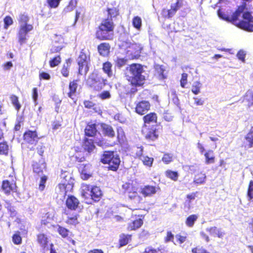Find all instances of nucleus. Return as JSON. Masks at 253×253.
Instances as JSON below:
<instances>
[{"mask_svg": "<svg viewBox=\"0 0 253 253\" xmlns=\"http://www.w3.org/2000/svg\"><path fill=\"white\" fill-rule=\"evenodd\" d=\"M114 33L97 27L95 37L99 41H111L113 39Z\"/></svg>", "mask_w": 253, "mask_h": 253, "instance_id": "16", "label": "nucleus"}, {"mask_svg": "<svg viewBox=\"0 0 253 253\" xmlns=\"http://www.w3.org/2000/svg\"><path fill=\"white\" fill-rule=\"evenodd\" d=\"M247 196L249 200L253 199V181L251 180L249 184V186L247 191Z\"/></svg>", "mask_w": 253, "mask_h": 253, "instance_id": "58", "label": "nucleus"}, {"mask_svg": "<svg viewBox=\"0 0 253 253\" xmlns=\"http://www.w3.org/2000/svg\"><path fill=\"white\" fill-rule=\"evenodd\" d=\"M130 76L128 81L131 85L135 87L141 86L144 84L145 77L142 75L143 71V67L140 64L132 63L126 68Z\"/></svg>", "mask_w": 253, "mask_h": 253, "instance_id": "1", "label": "nucleus"}, {"mask_svg": "<svg viewBox=\"0 0 253 253\" xmlns=\"http://www.w3.org/2000/svg\"><path fill=\"white\" fill-rule=\"evenodd\" d=\"M74 187L73 183H59L57 186L56 191L57 195L60 194L65 197L68 193L71 192Z\"/></svg>", "mask_w": 253, "mask_h": 253, "instance_id": "21", "label": "nucleus"}, {"mask_svg": "<svg viewBox=\"0 0 253 253\" xmlns=\"http://www.w3.org/2000/svg\"><path fill=\"white\" fill-rule=\"evenodd\" d=\"M37 242L42 249L44 250L48 246V238L44 233H39L37 235Z\"/></svg>", "mask_w": 253, "mask_h": 253, "instance_id": "29", "label": "nucleus"}, {"mask_svg": "<svg viewBox=\"0 0 253 253\" xmlns=\"http://www.w3.org/2000/svg\"><path fill=\"white\" fill-rule=\"evenodd\" d=\"M132 240V235L122 233L119 236L118 246L119 248L127 245Z\"/></svg>", "mask_w": 253, "mask_h": 253, "instance_id": "30", "label": "nucleus"}, {"mask_svg": "<svg viewBox=\"0 0 253 253\" xmlns=\"http://www.w3.org/2000/svg\"><path fill=\"white\" fill-rule=\"evenodd\" d=\"M81 148L87 155H91L96 149L94 140L86 137H84Z\"/></svg>", "mask_w": 253, "mask_h": 253, "instance_id": "13", "label": "nucleus"}, {"mask_svg": "<svg viewBox=\"0 0 253 253\" xmlns=\"http://www.w3.org/2000/svg\"><path fill=\"white\" fill-rule=\"evenodd\" d=\"M98 132L97 125L94 124H87L84 128V136L86 137H94Z\"/></svg>", "mask_w": 253, "mask_h": 253, "instance_id": "25", "label": "nucleus"}, {"mask_svg": "<svg viewBox=\"0 0 253 253\" xmlns=\"http://www.w3.org/2000/svg\"><path fill=\"white\" fill-rule=\"evenodd\" d=\"M80 81V80L78 79L69 82L68 85L69 91L67 93V95L69 98L73 99V97L76 95L79 85L78 83Z\"/></svg>", "mask_w": 253, "mask_h": 253, "instance_id": "27", "label": "nucleus"}, {"mask_svg": "<svg viewBox=\"0 0 253 253\" xmlns=\"http://www.w3.org/2000/svg\"><path fill=\"white\" fill-rule=\"evenodd\" d=\"M205 161L207 164H212L215 162V157L213 156V151L209 150L205 153Z\"/></svg>", "mask_w": 253, "mask_h": 253, "instance_id": "39", "label": "nucleus"}, {"mask_svg": "<svg viewBox=\"0 0 253 253\" xmlns=\"http://www.w3.org/2000/svg\"><path fill=\"white\" fill-rule=\"evenodd\" d=\"M242 14V19L240 16H238L236 22H233L237 27L248 32H253V17L249 11H243Z\"/></svg>", "mask_w": 253, "mask_h": 253, "instance_id": "4", "label": "nucleus"}, {"mask_svg": "<svg viewBox=\"0 0 253 253\" xmlns=\"http://www.w3.org/2000/svg\"><path fill=\"white\" fill-rule=\"evenodd\" d=\"M183 0H176V1L170 5V8L167 9L163 8L161 11V14L165 19H170L172 18L177 12V11L182 7Z\"/></svg>", "mask_w": 253, "mask_h": 253, "instance_id": "11", "label": "nucleus"}, {"mask_svg": "<svg viewBox=\"0 0 253 253\" xmlns=\"http://www.w3.org/2000/svg\"><path fill=\"white\" fill-rule=\"evenodd\" d=\"M61 0H46L49 7L51 8L57 7Z\"/></svg>", "mask_w": 253, "mask_h": 253, "instance_id": "61", "label": "nucleus"}, {"mask_svg": "<svg viewBox=\"0 0 253 253\" xmlns=\"http://www.w3.org/2000/svg\"><path fill=\"white\" fill-rule=\"evenodd\" d=\"M117 139L118 142H121L125 139L126 136L123 129L121 127L117 128Z\"/></svg>", "mask_w": 253, "mask_h": 253, "instance_id": "51", "label": "nucleus"}, {"mask_svg": "<svg viewBox=\"0 0 253 253\" xmlns=\"http://www.w3.org/2000/svg\"><path fill=\"white\" fill-rule=\"evenodd\" d=\"M90 165L89 164H80L79 165L78 169L82 179L86 180L92 176V174L90 171Z\"/></svg>", "mask_w": 253, "mask_h": 253, "instance_id": "23", "label": "nucleus"}, {"mask_svg": "<svg viewBox=\"0 0 253 253\" xmlns=\"http://www.w3.org/2000/svg\"><path fill=\"white\" fill-rule=\"evenodd\" d=\"M33 172L38 176L43 175L44 170L46 169V165L45 162L39 161L35 162L32 165Z\"/></svg>", "mask_w": 253, "mask_h": 253, "instance_id": "26", "label": "nucleus"}, {"mask_svg": "<svg viewBox=\"0 0 253 253\" xmlns=\"http://www.w3.org/2000/svg\"><path fill=\"white\" fill-rule=\"evenodd\" d=\"M6 208L9 212L11 217H15L16 215L17 212L15 210L14 207L12 206L10 203H6Z\"/></svg>", "mask_w": 253, "mask_h": 253, "instance_id": "57", "label": "nucleus"}, {"mask_svg": "<svg viewBox=\"0 0 253 253\" xmlns=\"http://www.w3.org/2000/svg\"><path fill=\"white\" fill-rule=\"evenodd\" d=\"M9 151V146L7 142L4 141L0 142V155L7 156Z\"/></svg>", "mask_w": 253, "mask_h": 253, "instance_id": "38", "label": "nucleus"}, {"mask_svg": "<svg viewBox=\"0 0 253 253\" xmlns=\"http://www.w3.org/2000/svg\"><path fill=\"white\" fill-rule=\"evenodd\" d=\"M209 231L210 232L212 231L215 233L217 237L221 239H222L223 237V236L225 235V233L224 231H222L221 229H217V227L215 226L211 227L209 229Z\"/></svg>", "mask_w": 253, "mask_h": 253, "instance_id": "49", "label": "nucleus"}, {"mask_svg": "<svg viewBox=\"0 0 253 253\" xmlns=\"http://www.w3.org/2000/svg\"><path fill=\"white\" fill-rule=\"evenodd\" d=\"M127 60L123 58H118L115 61L116 66L121 68L126 64Z\"/></svg>", "mask_w": 253, "mask_h": 253, "instance_id": "63", "label": "nucleus"}, {"mask_svg": "<svg viewBox=\"0 0 253 253\" xmlns=\"http://www.w3.org/2000/svg\"><path fill=\"white\" fill-rule=\"evenodd\" d=\"M122 189L123 193L127 195L129 199L134 200L138 198L139 202L142 201V198L138 194V187L133 181L124 183L122 185Z\"/></svg>", "mask_w": 253, "mask_h": 253, "instance_id": "6", "label": "nucleus"}, {"mask_svg": "<svg viewBox=\"0 0 253 253\" xmlns=\"http://www.w3.org/2000/svg\"><path fill=\"white\" fill-rule=\"evenodd\" d=\"M22 237L19 232L15 233L12 236V241L15 245H20L22 243Z\"/></svg>", "mask_w": 253, "mask_h": 253, "instance_id": "54", "label": "nucleus"}, {"mask_svg": "<svg viewBox=\"0 0 253 253\" xmlns=\"http://www.w3.org/2000/svg\"><path fill=\"white\" fill-rule=\"evenodd\" d=\"M173 155L170 153H165L162 157V160L165 164H169L173 161Z\"/></svg>", "mask_w": 253, "mask_h": 253, "instance_id": "50", "label": "nucleus"}, {"mask_svg": "<svg viewBox=\"0 0 253 253\" xmlns=\"http://www.w3.org/2000/svg\"><path fill=\"white\" fill-rule=\"evenodd\" d=\"M10 99L12 104L14 106L15 109L17 111H19L21 106L19 102L18 97L16 95L13 94L11 95Z\"/></svg>", "mask_w": 253, "mask_h": 253, "instance_id": "45", "label": "nucleus"}, {"mask_svg": "<svg viewBox=\"0 0 253 253\" xmlns=\"http://www.w3.org/2000/svg\"><path fill=\"white\" fill-rule=\"evenodd\" d=\"M47 179V177L45 175H43L40 178V181L39 184V189L40 191H43L45 187V183Z\"/></svg>", "mask_w": 253, "mask_h": 253, "instance_id": "55", "label": "nucleus"}, {"mask_svg": "<svg viewBox=\"0 0 253 253\" xmlns=\"http://www.w3.org/2000/svg\"><path fill=\"white\" fill-rule=\"evenodd\" d=\"M187 78H188V74L186 73H183L181 74V78L180 81V86L182 88H185L186 85L187 84Z\"/></svg>", "mask_w": 253, "mask_h": 253, "instance_id": "62", "label": "nucleus"}, {"mask_svg": "<svg viewBox=\"0 0 253 253\" xmlns=\"http://www.w3.org/2000/svg\"><path fill=\"white\" fill-rule=\"evenodd\" d=\"M101 128L104 136H108L110 138L115 137V132L112 126L107 124H102L101 125Z\"/></svg>", "mask_w": 253, "mask_h": 253, "instance_id": "32", "label": "nucleus"}, {"mask_svg": "<svg viewBox=\"0 0 253 253\" xmlns=\"http://www.w3.org/2000/svg\"><path fill=\"white\" fill-rule=\"evenodd\" d=\"M57 42L55 41L52 43V45L50 49V54H54L60 52V51L63 49L64 46L62 43L57 45Z\"/></svg>", "mask_w": 253, "mask_h": 253, "instance_id": "43", "label": "nucleus"}, {"mask_svg": "<svg viewBox=\"0 0 253 253\" xmlns=\"http://www.w3.org/2000/svg\"><path fill=\"white\" fill-rule=\"evenodd\" d=\"M89 58L84 52H81L79 56L78 73L81 75H86L89 71Z\"/></svg>", "mask_w": 253, "mask_h": 253, "instance_id": "9", "label": "nucleus"}, {"mask_svg": "<svg viewBox=\"0 0 253 253\" xmlns=\"http://www.w3.org/2000/svg\"><path fill=\"white\" fill-rule=\"evenodd\" d=\"M102 70L107 76L110 78L113 75L112 64L109 61H106L102 64Z\"/></svg>", "mask_w": 253, "mask_h": 253, "instance_id": "36", "label": "nucleus"}, {"mask_svg": "<svg viewBox=\"0 0 253 253\" xmlns=\"http://www.w3.org/2000/svg\"><path fill=\"white\" fill-rule=\"evenodd\" d=\"M106 11L107 12L108 17L106 19H111L113 20V18H116L119 15V9L117 7H108L107 8Z\"/></svg>", "mask_w": 253, "mask_h": 253, "instance_id": "34", "label": "nucleus"}, {"mask_svg": "<svg viewBox=\"0 0 253 253\" xmlns=\"http://www.w3.org/2000/svg\"><path fill=\"white\" fill-rule=\"evenodd\" d=\"M151 108V104L148 101L141 100L135 105V112L139 115L146 114Z\"/></svg>", "mask_w": 253, "mask_h": 253, "instance_id": "18", "label": "nucleus"}, {"mask_svg": "<svg viewBox=\"0 0 253 253\" xmlns=\"http://www.w3.org/2000/svg\"><path fill=\"white\" fill-rule=\"evenodd\" d=\"M198 215L196 214H192L189 215L185 219V223L186 225L189 228H192L198 219Z\"/></svg>", "mask_w": 253, "mask_h": 253, "instance_id": "35", "label": "nucleus"}, {"mask_svg": "<svg viewBox=\"0 0 253 253\" xmlns=\"http://www.w3.org/2000/svg\"><path fill=\"white\" fill-rule=\"evenodd\" d=\"M115 24L111 19H103L97 27L114 33Z\"/></svg>", "mask_w": 253, "mask_h": 253, "instance_id": "28", "label": "nucleus"}, {"mask_svg": "<svg viewBox=\"0 0 253 253\" xmlns=\"http://www.w3.org/2000/svg\"><path fill=\"white\" fill-rule=\"evenodd\" d=\"M143 122L142 127L149 126L150 124L157 123V114L155 112H150L145 114L142 118Z\"/></svg>", "mask_w": 253, "mask_h": 253, "instance_id": "24", "label": "nucleus"}, {"mask_svg": "<svg viewBox=\"0 0 253 253\" xmlns=\"http://www.w3.org/2000/svg\"><path fill=\"white\" fill-rule=\"evenodd\" d=\"M86 84L92 90L99 91L108 84V81L101 74L97 72H92L86 80Z\"/></svg>", "mask_w": 253, "mask_h": 253, "instance_id": "3", "label": "nucleus"}, {"mask_svg": "<svg viewBox=\"0 0 253 253\" xmlns=\"http://www.w3.org/2000/svg\"><path fill=\"white\" fill-rule=\"evenodd\" d=\"M23 139L24 143L35 146L39 140L38 134L36 130H26L23 134Z\"/></svg>", "mask_w": 253, "mask_h": 253, "instance_id": "12", "label": "nucleus"}, {"mask_svg": "<svg viewBox=\"0 0 253 253\" xmlns=\"http://www.w3.org/2000/svg\"><path fill=\"white\" fill-rule=\"evenodd\" d=\"M165 175L167 177L174 181H177L179 176L177 171H173L170 169L167 170L165 171Z\"/></svg>", "mask_w": 253, "mask_h": 253, "instance_id": "41", "label": "nucleus"}, {"mask_svg": "<svg viewBox=\"0 0 253 253\" xmlns=\"http://www.w3.org/2000/svg\"><path fill=\"white\" fill-rule=\"evenodd\" d=\"M85 108L88 109H93L95 112H97L96 104L93 101L89 100H85L83 102Z\"/></svg>", "mask_w": 253, "mask_h": 253, "instance_id": "48", "label": "nucleus"}, {"mask_svg": "<svg viewBox=\"0 0 253 253\" xmlns=\"http://www.w3.org/2000/svg\"><path fill=\"white\" fill-rule=\"evenodd\" d=\"M80 200L72 195L67 196L65 200L66 207L70 211H76L80 207Z\"/></svg>", "mask_w": 253, "mask_h": 253, "instance_id": "17", "label": "nucleus"}, {"mask_svg": "<svg viewBox=\"0 0 253 253\" xmlns=\"http://www.w3.org/2000/svg\"><path fill=\"white\" fill-rule=\"evenodd\" d=\"M57 232L63 238L68 239L69 238L71 232L69 229L59 225H57Z\"/></svg>", "mask_w": 253, "mask_h": 253, "instance_id": "37", "label": "nucleus"}, {"mask_svg": "<svg viewBox=\"0 0 253 253\" xmlns=\"http://www.w3.org/2000/svg\"><path fill=\"white\" fill-rule=\"evenodd\" d=\"M100 162L107 165L109 170L117 171L120 165L121 160L119 155L113 151H105L101 155Z\"/></svg>", "mask_w": 253, "mask_h": 253, "instance_id": "2", "label": "nucleus"}, {"mask_svg": "<svg viewBox=\"0 0 253 253\" xmlns=\"http://www.w3.org/2000/svg\"><path fill=\"white\" fill-rule=\"evenodd\" d=\"M83 192L82 196L85 197L87 195V192L90 191L91 199L94 202H98L101 199L103 193L99 187L93 186L92 187L87 184H83L82 186Z\"/></svg>", "mask_w": 253, "mask_h": 253, "instance_id": "7", "label": "nucleus"}, {"mask_svg": "<svg viewBox=\"0 0 253 253\" xmlns=\"http://www.w3.org/2000/svg\"><path fill=\"white\" fill-rule=\"evenodd\" d=\"M143 49V46L140 43H131L127 50V54L130 57L129 59L130 60L138 59L140 56V53Z\"/></svg>", "mask_w": 253, "mask_h": 253, "instance_id": "15", "label": "nucleus"}, {"mask_svg": "<svg viewBox=\"0 0 253 253\" xmlns=\"http://www.w3.org/2000/svg\"><path fill=\"white\" fill-rule=\"evenodd\" d=\"M246 140L249 142V147L253 146V130H250L245 136Z\"/></svg>", "mask_w": 253, "mask_h": 253, "instance_id": "52", "label": "nucleus"}, {"mask_svg": "<svg viewBox=\"0 0 253 253\" xmlns=\"http://www.w3.org/2000/svg\"><path fill=\"white\" fill-rule=\"evenodd\" d=\"M77 3V0H71L69 4L64 8V11L68 12L73 10L76 6Z\"/></svg>", "mask_w": 253, "mask_h": 253, "instance_id": "59", "label": "nucleus"}, {"mask_svg": "<svg viewBox=\"0 0 253 253\" xmlns=\"http://www.w3.org/2000/svg\"><path fill=\"white\" fill-rule=\"evenodd\" d=\"M72 149L74 151V153L72 157L75 159L76 162L81 163L86 161L87 157L89 156L87 155L86 152L79 146H74Z\"/></svg>", "mask_w": 253, "mask_h": 253, "instance_id": "20", "label": "nucleus"}, {"mask_svg": "<svg viewBox=\"0 0 253 253\" xmlns=\"http://www.w3.org/2000/svg\"><path fill=\"white\" fill-rule=\"evenodd\" d=\"M201 87L202 84L200 82L196 81L194 82L192 85L191 91L192 93L195 95L199 94L200 92Z\"/></svg>", "mask_w": 253, "mask_h": 253, "instance_id": "47", "label": "nucleus"}, {"mask_svg": "<svg viewBox=\"0 0 253 253\" xmlns=\"http://www.w3.org/2000/svg\"><path fill=\"white\" fill-rule=\"evenodd\" d=\"M206 179V176L205 174L202 172H199L195 174L194 182L196 184H201L205 182Z\"/></svg>", "mask_w": 253, "mask_h": 253, "instance_id": "40", "label": "nucleus"}, {"mask_svg": "<svg viewBox=\"0 0 253 253\" xmlns=\"http://www.w3.org/2000/svg\"><path fill=\"white\" fill-rule=\"evenodd\" d=\"M61 62V58L59 55L51 59L49 61L50 67L53 68L58 66Z\"/></svg>", "mask_w": 253, "mask_h": 253, "instance_id": "46", "label": "nucleus"}, {"mask_svg": "<svg viewBox=\"0 0 253 253\" xmlns=\"http://www.w3.org/2000/svg\"><path fill=\"white\" fill-rule=\"evenodd\" d=\"M160 188L158 186H156L151 185H146L140 188V193L144 197H150L155 195Z\"/></svg>", "mask_w": 253, "mask_h": 253, "instance_id": "22", "label": "nucleus"}, {"mask_svg": "<svg viewBox=\"0 0 253 253\" xmlns=\"http://www.w3.org/2000/svg\"><path fill=\"white\" fill-rule=\"evenodd\" d=\"M32 25H22L20 26L18 33V42L20 44L25 42L27 33L32 30Z\"/></svg>", "mask_w": 253, "mask_h": 253, "instance_id": "19", "label": "nucleus"}, {"mask_svg": "<svg viewBox=\"0 0 253 253\" xmlns=\"http://www.w3.org/2000/svg\"><path fill=\"white\" fill-rule=\"evenodd\" d=\"M163 130V126L160 125H152L149 126L142 127V132L145 138L149 142L157 140L160 134Z\"/></svg>", "mask_w": 253, "mask_h": 253, "instance_id": "5", "label": "nucleus"}, {"mask_svg": "<svg viewBox=\"0 0 253 253\" xmlns=\"http://www.w3.org/2000/svg\"><path fill=\"white\" fill-rule=\"evenodd\" d=\"M132 24L134 28L137 30H140L142 26L141 18L138 16H134L132 19Z\"/></svg>", "mask_w": 253, "mask_h": 253, "instance_id": "44", "label": "nucleus"}, {"mask_svg": "<svg viewBox=\"0 0 253 253\" xmlns=\"http://www.w3.org/2000/svg\"><path fill=\"white\" fill-rule=\"evenodd\" d=\"M156 70L160 78L164 79L166 78L164 75L165 70L163 69L162 66H158L157 68H156Z\"/></svg>", "mask_w": 253, "mask_h": 253, "instance_id": "64", "label": "nucleus"}, {"mask_svg": "<svg viewBox=\"0 0 253 253\" xmlns=\"http://www.w3.org/2000/svg\"><path fill=\"white\" fill-rule=\"evenodd\" d=\"M79 217V215L78 214H75L72 216L68 217L65 222L68 225L76 226L79 223L78 220Z\"/></svg>", "mask_w": 253, "mask_h": 253, "instance_id": "42", "label": "nucleus"}, {"mask_svg": "<svg viewBox=\"0 0 253 253\" xmlns=\"http://www.w3.org/2000/svg\"><path fill=\"white\" fill-rule=\"evenodd\" d=\"M4 28L7 29L8 28L13 24V21L12 18L10 16H6L3 19Z\"/></svg>", "mask_w": 253, "mask_h": 253, "instance_id": "56", "label": "nucleus"}, {"mask_svg": "<svg viewBox=\"0 0 253 253\" xmlns=\"http://www.w3.org/2000/svg\"><path fill=\"white\" fill-rule=\"evenodd\" d=\"M63 120L61 118L58 120H55L52 123V128L53 130H56L61 127Z\"/></svg>", "mask_w": 253, "mask_h": 253, "instance_id": "60", "label": "nucleus"}, {"mask_svg": "<svg viewBox=\"0 0 253 253\" xmlns=\"http://www.w3.org/2000/svg\"><path fill=\"white\" fill-rule=\"evenodd\" d=\"M144 215H135V218L127 223L126 230L128 231H136L143 224Z\"/></svg>", "mask_w": 253, "mask_h": 253, "instance_id": "14", "label": "nucleus"}, {"mask_svg": "<svg viewBox=\"0 0 253 253\" xmlns=\"http://www.w3.org/2000/svg\"><path fill=\"white\" fill-rule=\"evenodd\" d=\"M110 45L108 42H102L97 46V50L99 54L103 56L107 55L110 52Z\"/></svg>", "mask_w": 253, "mask_h": 253, "instance_id": "31", "label": "nucleus"}, {"mask_svg": "<svg viewBox=\"0 0 253 253\" xmlns=\"http://www.w3.org/2000/svg\"><path fill=\"white\" fill-rule=\"evenodd\" d=\"M246 8V4L245 3L239 5L231 16L227 15L222 11L221 9L219 8L217 10V15L220 19L233 23L237 21L238 16H241V13Z\"/></svg>", "mask_w": 253, "mask_h": 253, "instance_id": "8", "label": "nucleus"}, {"mask_svg": "<svg viewBox=\"0 0 253 253\" xmlns=\"http://www.w3.org/2000/svg\"><path fill=\"white\" fill-rule=\"evenodd\" d=\"M143 164L147 166L151 167L153 164L154 159L148 156H143L141 159Z\"/></svg>", "mask_w": 253, "mask_h": 253, "instance_id": "53", "label": "nucleus"}, {"mask_svg": "<svg viewBox=\"0 0 253 253\" xmlns=\"http://www.w3.org/2000/svg\"><path fill=\"white\" fill-rule=\"evenodd\" d=\"M9 176L11 177V180H9L6 179L3 180L1 186L2 191L6 195H9L12 193L16 192L17 188L16 177L10 175Z\"/></svg>", "mask_w": 253, "mask_h": 253, "instance_id": "10", "label": "nucleus"}, {"mask_svg": "<svg viewBox=\"0 0 253 253\" xmlns=\"http://www.w3.org/2000/svg\"><path fill=\"white\" fill-rule=\"evenodd\" d=\"M71 62L72 60L69 58L66 60L65 63L62 65L61 69V73L65 78H67L69 76Z\"/></svg>", "mask_w": 253, "mask_h": 253, "instance_id": "33", "label": "nucleus"}]
</instances>
